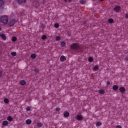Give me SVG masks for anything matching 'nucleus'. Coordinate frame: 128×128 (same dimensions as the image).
<instances>
[{
  "label": "nucleus",
  "instance_id": "nucleus-1",
  "mask_svg": "<svg viewBox=\"0 0 128 128\" xmlns=\"http://www.w3.org/2000/svg\"><path fill=\"white\" fill-rule=\"evenodd\" d=\"M0 22L4 24H6L8 22V16H2L0 18Z\"/></svg>",
  "mask_w": 128,
  "mask_h": 128
},
{
  "label": "nucleus",
  "instance_id": "nucleus-2",
  "mask_svg": "<svg viewBox=\"0 0 128 128\" xmlns=\"http://www.w3.org/2000/svg\"><path fill=\"white\" fill-rule=\"evenodd\" d=\"M80 46L78 44H73L71 46V48H80Z\"/></svg>",
  "mask_w": 128,
  "mask_h": 128
},
{
  "label": "nucleus",
  "instance_id": "nucleus-3",
  "mask_svg": "<svg viewBox=\"0 0 128 128\" xmlns=\"http://www.w3.org/2000/svg\"><path fill=\"white\" fill-rule=\"evenodd\" d=\"M14 24H16V20H12L9 23V26H14Z\"/></svg>",
  "mask_w": 128,
  "mask_h": 128
},
{
  "label": "nucleus",
  "instance_id": "nucleus-4",
  "mask_svg": "<svg viewBox=\"0 0 128 128\" xmlns=\"http://www.w3.org/2000/svg\"><path fill=\"white\" fill-rule=\"evenodd\" d=\"M19 4H26V0H16Z\"/></svg>",
  "mask_w": 128,
  "mask_h": 128
},
{
  "label": "nucleus",
  "instance_id": "nucleus-5",
  "mask_svg": "<svg viewBox=\"0 0 128 128\" xmlns=\"http://www.w3.org/2000/svg\"><path fill=\"white\" fill-rule=\"evenodd\" d=\"M2 126H8V122L4 121L2 123Z\"/></svg>",
  "mask_w": 128,
  "mask_h": 128
},
{
  "label": "nucleus",
  "instance_id": "nucleus-6",
  "mask_svg": "<svg viewBox=\"0 0 128 128\" xmlns=\"http://www.w3.org/2000/svg\"><path fill=\"white\" fill-rule=\"evenodd\" d=\"M76 120H82L83 118L82 116V115H78L76 116Z\"/></svg>",
  "mask_w": 128,
  "mask_h": 128
},
{
  "label": "nucleus",
  "instance_id": "nucleus-7",
  "mask_svg": "<svg viewBox=\"0 0 128 128\" xmlns=\"http://www.w3.org/2000/svg\"><path fill=\"white\" fill-rule=\"evenodd\" d=\"M0 37L2 38V40H6V35L4 34H0Z\"/></svg>",
  "mask_w": 128,
  "mask_h": 128
},
{
  "label": "nucleus",
  "instance_id": "nucleus-8",
  "mask_svg": "<svg viewBox=\"0 0 128 128\" xmlns=\"http://www.w3.org/2000/svg\"><path fill=\"white\" fill-rule=\"evenodd\" d=\"M120 90L122 92V94H124V92H126V88H120Z\"/></svg>",
  "mask_w": 128,
  "mask_h": 128
},
{
  "label": "nucleus",
  "instance_id": "nucleus-9",
  "mask_svg": "<svg viewBox=\"0 0 128 128\" xmlns=\"http://www.w3.org/2000/svg\"><path fill=\"white\" fill-rule=\"evenodd\" d=\"M32 121L30 120H26V124H32Z\"/></svg>",
  "mask_w": 128,
  "mask_h": 128
},
{
  "label": "nucleus",
  "instance_id": "nucleus-10",
  "mask_svg": "<svg viewBox=\"0 0 128 128\" xmlns=\"http://www.w3.org/2000/svg\"><path fill=\"white\" fill-rule=\"evenodd\" d=\"M4 2L2 0H0V8H2V6H4Z\"/></svg>",
  "mask_w": 128,
  "mask_h": 128
},
{
  "label": "nucleus",
  "instance_id": "nucleus-11",
  "mask_svg": "<svg viewBox=\"0 0 128 128\" xmlns=\"http://www.w3.org/2000/svg\"><path fill=\"white\" fill-rule=\"evenodd\" d=\"M31 58H32V60L36 58V54H32L31 55Z\"/></svg>",
  "mask_w": 128,
  "mask_h": 128
},
{
  "label": "nucleus",
  "instance_id": "nucleus-12",
  "mask_svg": "<svg viewBox=\"0 0 128 128\" xmlns=\"http://www.w3.org/2000/svg\"><path fill=\"white\" fill-rule=\"evenodd\" d=\"M20 84L21 86H26V82L24 80H22L20 82Z\"/></svg>",
  "mask_w": 128,
  "mask_h": 128
},
{
  "label": "nucleus",
  "instance_id": "nucleus-13",
  "mask_svg": "<svg viewBox=\"0 0 128 128\" xmlns=\"http://www.w3.org/2000/svg\"><path fill=\"white\" fill-rule=\"evenodd\" d=\"M64 118H68L70 116V114L68 112H65L64 114Z\"/></svg>",
  "mask_w": 128,
  "mask_h": 128
},
{
  "label": "nucleus",
  "instance_id": "nucleus-14",
  "mask_svg": "<svg viewBox=\"0 0 128 128\" xmlns=\"http://www.w3.org/2000/svg\"><path fill=\"white\" fill-rule=\"evenodd\" d=\"M120 6H116L115 8H114V10L115 12H119L120 11Z\"/></svg>",
  "mask_w": 128,
  "mask_h": 128
},
{
  "label": "nucleus",
  "instance_id": "nucleus-15",
  "mask_svg": "<svg viewBox=\"0 0 128 128\" xmlns=\"http://www.w3.org/2000/svg\"><path fill=\"white\" fill-rule=\"evenodd\" d=\"M66 56H62L60 58V60L61 62H64V60H66Z\"/></svg>",
  "mask_w": 128,
  "mask_h": 128
},
{
  "label": "nucleus",
  "instance_id": "nucleus-16",
  "mask_svg": "<svg viewBox=\"0 0 128 128\" xmlns=\"http://www.w3.org/2000/svg\"><path fill=\"white\" fill-rule=\"evenodd\" d=\"M113 90H118V86H113Z\"/></svg>",
  "mask_w": 128,
  "mask_h": 128
},
{
  "label": "nucleus",
  "instance_id": "nucleus-17",
  "mask_svg": "<svg viewBox=\"0 0 128 128\" xmlns=\"http://www.w3.org/2000/svg\"><path fill=\"white\" fill-rule=\"evenodd\" d=\"M66 42H62L61 43V46H62V48H64V46H66Z\"/></svg>",
  "mask_w": 128,
  "mask_h": 128
},
{
  "label": "nucleus",
  "instance_id": "nucleus-18",
  "mask_svg": "<svg viewBox=\"0 0 128 128\" xmlns=\"http://www.w3.org/2000/svg\"><path fill=\"white\" fill-rule=\"evenodd\" d=\"M8 122H12V118L10 116H8Z\"/></svg>",
  "mask_w": 128,
  "mask_h": 128
},
{
  "label": "nucleus",
  "instance_id": "nucleus-19",
  "mask_svg": "<svg viewBox=\"0 0 128 128\" xmlns=\"http://www.w3.org/2000/svg\"><path fill=\"white\" fill-rule=\"evenodd\" d=\"M11 54L12 56H16V52H12Z\"/></svg>",
  "mask_w": 128,
  "mask_h": 128
},
{
  "label": "nucleus",
  "instance_id": "nucleus-20",
  "mask_svg": "<svg viewBox=\"0 0 128 128\" xmlns=\"http://www.w3.org/2000/svg\"><path fill=\"white\" fill-rule=\"evenodd\" d=\"M88 60H89L90 62H94V58H92L90 57L89 58Z\"/></svg>",
  "mask_w": 128,
  "mask_h": 128
},
{
  "label": "nucleus",
  "instance_id": "nucleus-21",
  "mask_svg": "<svg viewBox=\"0 0 128 128\" xmlns=\"http://www.w3.org/2000/svg\"><path fill=\"white\" fill-rule=\"evenodd\" d=\"M94 70H98V66H96L94 68Z\"/></svg>",
  "mask_w": 128,
  "mask_h": 128
},
{
  "label": "nucleus",
  "instance_id": "nucleus-22",
  "mask_svg": "<svg viewBox=\"0 0 128 128\" xmlns=\"http://www.w3.org/2000/svg\"><path fill=\"white\" fill-rule=\"evenodd\" d=\"M102 122H98L96 123V126H102Z\"/></svg>",
  "mask_w": 128,
  "mask_h": 128
},
{
  "label": "nucleus",
  "instance_id": "nucleus-23",
  "mask_svg": "<svg viewBox=\"0 0 128 128\" xmlns=\"http://www.w3.org/2000/svg\"><path fill=\"white\" fill-rule=\"evenodd\" d=\"M108 22H110V24H112L114 23V19L110 18V19H109Z\"/></svg>",
  "mask_w": 128,
  "mask_h": 128
},
{
  "label": "nucleus",
  "instance_id": "nucleus-24",
  "mask_svg": "<svg viewBox=\"0 0 128 128\" xmlns=\"http://www.w3.org/2000/svg\"><path fill=\"white\" fill-rule=\"evenodd\" d=\"M17 38L16 37H13L12 38V42H16Z\"/></svg>",
  "mask_w": 128,
  "mask_h": 128
},
{
  "label": "nucleus",
  "instance_id": "nucleus-25",
  "mask_svg": "<svg viewBox=\"0 0 128 128\" xmlns=\"http://www.w3.org/2000/svg\"><path fill=\"white\" fill-rule=\"evenodd\" d=\"M48 38V36H46L44 35L42 36V40H46V38Z\"/></svg>",
  "mask_w": 128,
  "mask_h": 128
},
{
  "label": "nucleus",
  "instance_id": "nucleus-26",
  "mask_svg": "<svg viewBox=\"0 0 128 128\" xmlns=\"http://www.w3.org/2000/svg\"><path fill=\"white\" fill-rule=\"evenodd\" d=\"M100 94H104V90H100Z\"/></svg>",
  "mask_w": 128,
  "mask_h": 128
},
{
  "label": "nucleus",
  "instance_id": "nucleus-27",
  "mask_svg": "<svg viewBox=\"0 0 128 128\" xmlns=\"http://www.w3.org/2000/svg\"><path fill=\"white\" fill-rule=\"evenodd\" d=\"M38 126L39 128H42V123H38Z\"/></svg>",
  "mask_w": 128,
  "mask_h": 128
},
{
  "label": "nucleus",
  "instance_id": "nucleus-28",
  "mask_svg": "<svg viewBox=\"0 0 128 128\" xmlns=\"http://www.w3.org/2000/svg\"><path fill=\"white\" fill-rule=\"evenodd\" d=\"M54 26L56 28H60V25H58V24H55Z\"/></svg>",
  "mask_w": 128,
  "mask_h": 128
},
{
  "label": "nucleus",
  "instance_id": "nucleus-29",
  "mask_svg": "<svg viewBox=\"0 0 128 128\" xmlns=\"http://www.w3.org/2000/svg\"><path fill=\"white\" fill-rule=\"evenodd\" d=\"M56 40H57V42H60V36H57L56 38Z\"/></svg>",
  "mask_w": 128,
  "mask_h": 128
},
{
  "label": "nucleus",
  "instance_id": "nucleus-30",
  "mask_svg": "<svg viewBox=\"0 0 128 128\" xmlns=\"http://www.w3.org/2000/svg\"><path fill=\"white\" fill-rule=\"evenodd\" d=\"M80 3L81 4H86V1L81 0V1H80Z\"/></svg>",
  "mask_w": 128,
  "mask_h": 128
},
{
  "label": "nucleus",
  "instance_id": "nucleus-31",
  "mask_svg": "<svg viewBox=\"0 0 128 128\" xmlns=\"http://www.w3.org/2000/svg\"><path fill=\"white\" fill-rule=\"evenodd\" d=\"M4 102H5V104H8V99H5L4 100Z\"/></svg>",
  "mask_w": 128,
  "mask_h": 128
},
{
  "label": "nucleus",
  "instance_id": "nucleus-32",
  "mask_svg": "<svg viewBox=\"0 0 128 128\" xmlns=\"http://www.w3.org/2000/svg\"><path fill=\"white\" fill-rule=\"evenodd\" d=\"M35 72H36V74L40 72V70L38 68L34 70Z\"/></svg>",
  "mask_w": 128,
  "mask_h": 128
},
{
  "label": "nucleus",
  "instance_id": "nucleus-33",
  "mask_svg": "<svg viewBox=\"0 0 128 128\" xmlns=\"http://www.w3.org/2000/svg\"><path fill=\"white\" fill-rule=\"evenodd\" d=\"M32 108H30V107H28L26 108V110L27 112H30V110Z\"/></svg>",
  "mask_w": 128,
  "mask_h": 128
},
{
  "label": "nucleus",
  "instance_id": "nucleus-34",
  "mask_svg": "<svg viewBox=\"0 0 128 128\" xmlns=\"http://www.w3.org/2000/svg\"><path fill=\"white\" fill-rule=\"evenodd\" d=\"M4 72L2 71H0V78H2V74Z\"/></svg>",
  "mask_w": 128,
  "mask_h": 128
},
{
  "label": "nucleus",
  "instance_id": "nucleus-35",
  "mask_svg": "<svg viewBox=\"0 0 128 128\" xmlns=\"http://www.w3.org/2000/svg\"><path fill=\"white\" fill-rule=\"evenodd\" d=\"M56 112H60V108H56Z\"/></svg>",
  "mask_w": 128,
  "mask_h": 128
},
{
  "label": "nucleus",
  "instance_id": "nucleus-36",
  "mask_svg": "<svg viewBox=\"0 0 128 128\" xmlns=\"http://www.w3.org/2000/svg\"><path fill=\"white\" fill-rule=\"evenodd\" d=\"M126 20H128V14H126Z\"/></svg>",
  "mask_w": 128,
  "mask_h": 128
},
{
  "label": "nucleus",
  "instance_id": "nucleus-37",
  "mask_svg": "<svg viewBox=\"0 0 128 128\" xmlns=\"http://www.w3.org/2000/svg\"><path fill=\"white\" fill-rule=\"evenodd\" d=\"M116 128H122L121 126H116Z\"/></svg>",
  "mask_w": 128,
  "mask_h": 128
},
{
  "label": "nucleus",
  "instance_id": "nucleus-38",
  "mask_svg": "<svg viewBox=\"0 0 128 128\" xmlns=\"http://www.w3.org/2000/svg\"><path fill=\"white\" fill-rule=\"evenodd\" d=\"M108 86H110V82H108Z\"/></svg>",
  "mask_w": 128,
  "mask_h": 128
},
{
  "label": "nucleus",
  "instance_id": "nucleus-39",
  "mask_svg": "<svg viewBox=\"0 0 128 128\" xmlns=\"http://www.w3.org/2000/svg\"><path fill=\"white\" fill-rule=\"evenodd\" d=\"M68 0V2H72V0Z\"/></svg>",
  "mask_w": 128,
  "mask_h": 128
},
{
  "label": "nucleus",
  "instance_id": "nucleus-40",
  "mask_svg": "<svg viewBox=\"0 0 128 128\" xmlns=\"http://www.w3.org/2000/svg\"><path fill=\"white\" fill-rule=\"evenodd\" d=\"M125 60H126L127 62H128V58H126Z\"/></svg>",
  "mask_w": 128,
  "mask_h": 128
},
{
  "label": "nucleus",
  "instance_id": "nucleus-41",
  "mask_svg": "<svg viewBox=\"0 0 128 128\" xmlns=\"http://www.w3.org/2000/svg\"><path fill=\"white\" fill-rule=\"evenodd\" d=\"M104 0H100V2H104Z\"/></svg>",
  "mask_w": 128,
  "mask_h": 128
},
{
  "label": "nucleus",
  "instance_id": "nucleus-42",
  "mask_svg": "<svg viewBox=\"0 0 128 128\" xmlns=\"http://www.w3.org/2000/svg\"><path fill=\"white\" fill-rule=\"evenodd\" d=\"M64 2H68V0H64Z\"/></svg>",
  "mask_w": 128,
  "mask_h": 128
},
{
  "label": "nucleus",
  "instance_id": "nucleus-43",
  "mask_svg": "<svg viewBox=\"0 0 128 128\" xmlns=\"http://www.w3.org/2000/svg\"><path fill=\"white\" fill-rule=\"evenodd\" d=\"M68 36H70V34H68Z\"/></svg>",
  "mask_w": 128,
  "mask_h": 128
},
{
  "label": "nucleus",
  "instance_id": "nucleus-44",
  "mask_svg": "<svg viewBox=\"0 0 128 128\" xmlns=\"http://www.w3.org/2000/svg\"><path fill=\"white\" fill-rule=\"evenodd\" d=\"M43 4H44V1L43 2Z\"/></svg>",
  "mask_w": 128,
  "mask_h": 128
},
{
  "label": "nucleus",
  "instance_id": "nucleus-45",
  "mask_svg": "<svg viewBox=\"0 0 128 128\" xmlns=\"http://www.w3.org/2000/svg\"><path fill=\"white\" fill-rule=\"evenodd\" d=\"M2 30V28H0V30Z\"/></svg>",
  "mask_w": 128,
  "mask_h": 128
},
{
  "label": "nucleus",
  "instance_id": "nucleus-46",
  "mask_svg": "<svg viewBox=\"0 0 128 128\" xmlns=\"http://www.w3.org/2000/svg\"><path fill=\"white\" fill-rule=\"evenodd\" d=\"M42 26H44V25L42 24Z\"/></svg>",
  "mask_w": 128,
  "mask_h": 128
}]
</instances>
